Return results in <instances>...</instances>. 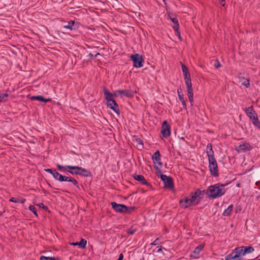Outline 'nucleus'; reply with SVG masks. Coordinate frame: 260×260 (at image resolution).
<instances>
[{
    "label": "nucleus",
    "mask_w": 260,
    "mask_h": 260,
    "mask_svg": "<svg viewBox=\"0 0 260 260\" xmlns=\"http://www.w3.org/2000/svg\"><path fill=\"white\" fill-rule=\"evenodd\" d=\"M209 169L211 175L214 177L218 176L219 173L217 164L209 165Z\"/></svg>",
    "instance_id": "obj_14"
},
{
    "label": "nucleus",
    "mask_w": 260,
    "mask_h": 260,
    "mask_svg": "<svg viewBox=\"0 0 260 260\" xmlns=\"http://www.w3.org/2000/svg\"><path fill=\"white\" fill-rule=\"evenodd\" d=\"M136 210V207L134 206L127 207V209L125 210V213H131L134 212Z\"/></svg>",
    "instance_id": "obj_35"
},
{
    "label": "nucleus",
    "mask_w": 260,
    "mask_h": 260,
    "mask_svg": "<svg viewBox=\"0 0 260 260\" xmlns=\"http://www.w3.org/2000/svg\"><path fill=\"white\" fill-rule=\"evenodd\" d=\"M57 167V169H58V170L60 172H68L69 173V171L70 170V168L69 167H74V166H69V165H67V166H62L60 164H57L56 165Z\"/></svg>",
    "instance_id": "obj_21"
},
{
    "label": "nucleus",
    "mask_w": 260,
    "mask_h": 260,
    "mask_svg": "<svg viewBox=\"0 0 260 260\" xmlns=\"http://www.w3.org/2000/svg\"><path fill=\"white\" fill-rule=\"evenodd\" d=\"M204 245H200L196 247L194 250L193 251V253L195 255H198L200 253V252L201 251V250L203 249Z\"/></svg>",
    "instance_id": "obj_29"
},
{
    "label": "nucleus",
    "mask_w": 260,
    "mask_h": 260,
    "mask_svg": "<svg viewBox=\"0 0 260 260\" xmlns=\"http://www.w3.org/2000/svg\"><path fill=\"white\" fill-rule=\"evenodd\" d=\"M226 184L217 183L209 186L205 191L206 196L209 198L217 199L225 194Z\"/></svg>",
    "instance_id": "obj_2"
},
{
    "label": "nucleus",
    "mask_w": 260,
    "mask_h": 260,
    "mask_svg": "<svg viewBox=\"0 0 260 260\" xmlns=\"http://www.w3.org/2000/svg\"><path fill=\"white\" fill-rule=\"evenodd\" d=\"M242 84L246 87H249L250 86L249 80H246V81L242 82Z\"/></svg>",
    "instance_id": "obj_40"
},
{
    "label": "nucleus",
    "mask_w": 260,
    "mask_h": 260,
    "mask_svg": "<svg viewBox=\"0 0 260 260\" xmlns=\"http://www.w3.org/2000/svg\"><path fill=\"white\" fill-rule=\"evenodd\" d=\"M179 34H180V32L178 31H176V35L177 36H179Z\"/></svg>",
    "instance_id": "obj_53"
},
{
    "label": "nucleus",
    "mask_w": 260,
    "mask_h": 260,
    "mask_svg": "<svg viewBox=\"0 0 260 260\" xmlns=\"http://www.w3.org/2000/svg\"><path fill=\"white\" fill-rule=\"evenodd\" d=\"M137 230L136 229L130 228L126 230V232L129 235H133L136 232Z\"/></svg>",
    "instance_id": "obj_38"
},
{
    "label": "nucleus",
    "mask_w": 260,
    "mask_h": 260,
    "mask_svg": "<svg viewBox=\"0 0 260 260\" xmlns=\"http://www.w3.org/2000/svg\"><path fill=\"white\" fill-rule=\"evenodd\" d=\"M30 99L32 101L37 100L40 102H48L51 101V99H45L42 95H38V96H31L30 97Z\"/></svg>",
    "instance_id": "obj_19"
},
{
    "label": "nucleus",
    "mask_w": 260,
    "mask_h": 260,
    "mask_svg": "<svg viewBox=\"0 0 260 260\" xmlns=\"http://www.w3.org/2000/svg\"><path fill=\"white\" fill-rule=\"evenodd\" d=\"M86 240L82 238L79 242H73L71 243L70 244L73 246H79L80 248L84 249L86 248Z\"/></svg>",
    "instance_id": "obj_18"
},
{
    "label": "nucleus",
    "mask_w": 260,
    "mask_h": 260,
    "mask_svg": "<svg viewBox=\"0 0 260 260\" xmlns=\"http://www.w3.org/2000/svg\"><path fill=\"white\" fill-rule=\"evenodd\" d=\"M206 153L207 156L214 155V151L212 149V145L211 143L208 144L206 148Z\"/></svg>",
    "instance_id": "obj_25"
},
{
    "label": "nucleus",
    "mask_w": 260,
    "mask_h": 260,
    "mask_svg": "<svg viewBox=\"0 0 260 260\" xmlns=\"http://www.w3.org/2000/svg\"><path fill=\"white\" fill-rule=\"evenodd\" d=\"M100 55V54L99 53H96L95 55H94V57H96L97 56Z\"/></svg>",
    "instance_id": "obj_56"
},
{
    "label": "nucleus",
    "mask_w": 260,
    "mask_h": 260,
    "mask_svg": "<svg viewBox=\"0 0 260 260\" xmlns=\"http://www.w3.org/2000/svg\"><path fill=\"white\" fill-rule=\"evenodd\" d=\"M73 172H76L77 171V170H73Z\"/></svg>",
    "instance_id": "obj_58"
},
{
    "label": "nucleus",
    "mask_w": 260,
    "mask_h": 260,
    "mask_svg": "<svg viewBox=\"0 0 260 260\" xmlns=\"http://www.w3.org/2000/svg\"><path fill=\"white\" fill-rule=\"evenodd\" d=\"M252 147L248 143H243L239 145L237 148V151L239 152H245L249 151L252 149Z\"/></svg>",
    "instance_id": "obj_9"
},
{
    "label": "nucleus",
    "mask_w": 260,
    "mask_h": 260,
    "mask_svg": "<svg viewBox=\"0 0 260 260\" xmlns=\"http://www.w3.org/2000/svg\"><path fill=\"white\" fill-rule=\"evenodd\" d=\"M218 1H219V3L220 4V5L222 6H224L225 5V0H218Z\"/></svg>",
    "instance_id": "obj_48"
},
{
    "label": "nucleus",
    "mask_w": 260,
    "mask_h": 260,
    "mask_svg": "<svg viewBox=\"0 0 260 260\" xmlns=\"http://www.w3.org/2000/svg\"><path fill=\"white\" fill-rule=\"evenodd\" d=\"M123 258V255L122 253H121L119 254V257L117 260H122Z\"/></svg>",
    "instance_id": "obj_51"
},
{
    "label": "nucleus",
    "mask_w": 260,
    "mask_h": 260,
    "mask_svg": "<svg viewBox=\"0 0 260 260\" xmlns=\"http://www.w3.org/2000/svg\"><path fill=\"white\" fill-rule=\"evenodd\" d=\"M29 210L31 211L32 212L34 213V214L36 216H38V213H37V210L36 207L33 205H30L29 207Z\"/></svg>",
    "instance_id": "obj_33"
},
{
    "label": "nucleus",
    "mask_w": 260,
    "mask_h": 260,
    "mask_svg": "<svg viewBox=\"0 0 260 260\" xmlns=\"http://www.w3.org/2000/svg\"><path fill=\"white\" fill-rule=\"evenodd\" d=\"M154 168H155L156 170V174L158 176L160 175V177L161 179V180L164 182L166 180V178L168 177V176L166 175H164L161 174V172L160 170V169L158 168V167L155 166Z\"/></svg>",
    "instance_id": "obj_22"
},
{
    "label": "nucleus",
    "mask_w": 260,
    "mask_h": 260,
    "mask_svg": "<svg viewBox=\"0 0 260 260\" xmlns=\"http://www.w3.org/2000/svg\"><path fill=\"white\" fill-rule=\"evenodd\" d=\"M103 91H104V94L105 95V100L107 101V102H109V101L110 102L111 101L114 100L113 97L115 96L114 94H113L112 93H111L109 91V90L107 88H106V87L104 88Z\"/></svg>",
    "instance_id": "obj_15"
},
{
    "label": "nucleus",
    "mask_w": 260,
    "mask_h": 260,
    "mask_svg": "<svg viewBox=\"0 0 260 260\" xmlns=\"http://www.w3.org/2000/svg\"><path fill=\"white\" fill-rule=\"evenodd\" d=\"M237 257H235V254L234 255V252H232L231 253L228 254L225 256V260H229L231 259L236 258Z\"/></svg>",
    "instance_id": "obj_36"
},
{
    "label": "nucleus",
    "mask_w": 260,
    "mask_h": 260,
    "mask_svg": "<svg viewBox=\"0 0 260 260\" xmlns=\"http://www.w3.org/2000/svg\"><path fill=\"white\" fill-rule=\"evenodd\" d=\"M190 256H191V257H193V258H196V255H193L192 254H191L190 255Z\"/></svg>",
    "instance_id": "obj_54"
},
{
    "label": "nucleus",
    "mask_w": 260,
    "mask_h": 260,
    "mask_svg": "<svg viewBox=\"0 0 260 260\" xmlns=\"http://www.w3.org/2000/svg\"><path fill=\"white\" fill-rule=\"evenodd\" d=\"M205 190H201L200 189H197L194 192H192L190 198H186L184 200H180L179 203L182 207L187 208L191 206L198 205L203 199Z\"/></svg>",
    "instance_id": "obj_1"
},
{
    "label": "nucleus",
    "mask_w": 260,
    "mask_h": 260,
    "mask_svg": "<svg viewBox=\"0 0 260 260\" xmlns=\"http://www.w3.org/2000/svg\"><path fill=\"white\" fill-rule=\"evenodd\" d=\"M243 246H241L239 247H237L235 249V257H237V258L241 256L245 255V252H244V248Z\"/></svg>",
    "instance_id": "obj_17"
},
{
    "label": "nucleus",
    "mask_w": 260,
    "mask_h": 260,
    "mask_svg": "<svg viewBox=\"0 0 260 260\" xmlns=\"http://www.w3.org/2000/svg\"><path fill=\"white\" fill-rule=\"evenodd\" d=\"M137 141L138 142L139 145H141L142 147H143V143L142 141L140 139H137Z\"/></svg>",
    "instance_id": "obj_49"
},
{
    "label": "nucleus",
    "mask_w": 260,
    "mask_h": 260,
    "mask_svg": "<svg viewBox=\"0 0 260 260\" xmlns=\"http://www.w3.org/2000/svg\"><path fill=\"white\" fill-rule=\"evenodd\" d=\"M111 206L115 212L120 213H125V210L127 209V206L123 204H117L116 202H111Z\"/></svg>",
    "instance_id": "obj_6"
},
{
    "label": "nucleus",
    "mask_w": 260,
    "mask_h": 260,
    "mask_svg": "<svg viewBox=\"0 0 260 260\" xmlns=\"http://www.w3.org/2000/svg\"><path fill=\"white\" fill-rule=\"evenodd\" d=\"M243 247L244 252H245V255L248 253H251L254 250V249L252 246H243Z\"/></svg>",
    "instance_id": "obj_27"
},
{
    "label": "nucleus",
    "mask_w": 260,
    "mask_h": 260,
    "mask_svg": "<svg viewBox=\"0 0 260 260\" xmlns=\"http://www.w3.org/2000/svg\"><path fill=\"white\" fill-rule=\"evenodd\" d=\"M170 18L171 20L172 21V22L174 24H176L177 22H178V20H177V19L176 18H175V17H171L170 16Z\"/></svg>",
    "instance_id": "obj_43"
},
{
    "label": "nucleus",
    "mask_w": 260,
    "mask_h": 260,
    "mask_svg": "<svg viewBox=\"0 0 260 260\" xmlns=\"http://www.w3.org/2000/svg\"><path fill=\"white\" fill-rule=\"evenodd\" d=\"M26 201V199L19 197L18 198H15L14 197L11 198L10 199V202H13V203H20L21 204H24Z\"/></svg>",
    "instance_id": "obj_24"
},
{
    "label": "nucleus",
    "mask_w": 260,
    "mask_h": 260,
    "mask_svg": "<svg viewBox=\"0 0 260 260\" xmlns=\"http://www.w3.org/2000/svg\"><path fill=\"white\" fill-rule=\"evenodd\" d=\"M40 260H59V258L58 257H47L42 255L40 258Z\"/></svg>",
    "instance_id": "obj_32"
},
{
    "label": "nucleus",
    "mask_w": 260,
    "mask_h": 260,
    "mask_svg": "<svg viewBox=\"0 0 260 260\" xmlns=\"http://www.w3.org/2000/svg\"><path fill=\"white\" fill-rule=\"evenodd\" d=\"M233 209V205L229 206L224 211H223L222 215L224 216H229L231 215V213Z\"/></svg>",
    "instance_id": "obj_23"
},
{
    "label": "nucleus",
    "mask_w": 260,
    "mask_h": 260,
    "mask_svg": "<svg viewBox=\"0 0 260 260\" xmlns=\"http://www.w3.org/2000/svg\"><path fill=\"white\" fill-rule=\"evenodd\" d=\"M70 170L69 173L72 175H79L84 177H90L91 176V172L81 167L74 166V167H69Z\"/></svg>",
    "instance_id": "obj_3"
},
{
    "label": "nucleus",
    "mask_w": 260,
    "mask_h": 260,
    "mask_svg": "<svg viewBox=\"0 0 260 260\" xmlns=\"http://www.w3.org/2000/svg\"><path fill=\"white\" fill-rule=\"evenodd\" d=\"M183 76H184V80H186V79H189V78H190V75L189 73H185V74H183Z\"/></svg>",
    "instance_id": "obj_44"
},
{
    "label": "nucleus",
    "mask_w": 260,
    "mask_h": 260,
    "mask_svg": "<svg viewBox=\"0 0 260 260\" xmlns=\"http://www.w3.org/2000/svg\"><path fill=\"white\" fill-rule=\"evenodd\" d=\"M134 178L137 181H140L143 185L149 186L150 184L145 180L144 176L141 175H135L134 176Z\"/></svg>",
    "instance_id": "obj_16"
},
{
    "label": "nucleus",
    "mask_w": 260,
    "mask_h": 260,
    "mask_svg": "<svg viewBox=\"0 0 260 260\" xmlns=\"http://www.w3.org/2000/svg\"><path fill=\"white\" fill-rule=\"evenodd\" d=\"M208 161H209V165L212 164H217L216 160L214 157V155L208 156Z\"/></svg>",
    "instance_id": "obj_28"
},
{
    "label": "nucleus",
    "mask_w": 260,
    "mask_h": 260,
    "mask_svg": "<svg viewBox=\"0 0 260 260\" xmlns=\"http://www.w3.org/2000/svg\"><path fill=\"white\" fill-rule=\"evenodd\" d=\"M107 107L113 110L115 112L118 114L119 113V109L118 105L115 100L107 102Z\"/></svg>",
    "instance_id": "obj_12"
},
{
    "label": "nucleus",
    "mask_w": 260,
    "mask_h": 260,
    "mask_svg": "<svg viewBox=\"0 0 260 260\" xmlns=\"http://www.w3.org/2000/svg\"><path fill=\"white\" fill-rule=\"evenodd\" d=\"M178 37L180 40H181V37L180 34H179V36H178Z\"/></svg>",
    "instance_id": "obj_55"
},
{
    "label": "nucleus",
    "mask_w": 260,
    "mask_h": 260,
    "mask_svg": "<svg viewBox=\"0 0 260 260\" xmlns=\"http://www.w3.org/2000/svg\"><path fill=\"white\" fill-rule=\"evenodd\" d=\"M88 56H90V57H92L93 56V55L90 53L89 54H88Z\"/></svg>",
    "instance_id": "obj_57"
},
{
    "label": "nucleus",
    "mask_w": 260,
    "mask_h": 260,
    "mask_svg": "<svg viewBox=\"0 0 260 260\" xmlns=\"http://www.w3.org/2000/svg\"><path fill=\"white\" fill-rule=\"evenodd\" d=\"M134 94L133 91L131 90H118L115 91L114 93L115 96L124 95L126 97H132Z\"/></svg>",
    "instance_id": "obj_8"
},
{
    "label": "nucleus",
    "mask_w": 260,
    "mask_h": 260,
    "mask_svg": "<svg viewBox=\"0 0 260 260\" xmlns=\"http://www.w3.org/2000/svg\"><path fill=\"white\" fill-rule=\"evenodd\" d=\"M179 28V25L178 22H177L176 24H174V29L175 30V31H178Z\"/></svg>",
    "instance_id": "obj_46"
},
{
    "label": "nucleus",
    "mask_w": 260,
    "mask_h": 260,
    "mask_svg": "<svg viewBox=\"0 0 260 260\" xmlns=\"http://www.w3.org/2000/svg\"><path fill=\"white\" fill-rule=\"evenodd\" d=\"M62 178H60V179L59 180L60 182H63V181L70 182H71L75 186L79 187V185H78V183L77 181L75 178H73L72 177H71L70 176H66L62 175Z\"/></svg>",
    "instance_id": "obj_10"
},
{
    "label": "nucleus",
    "mask_w": 260,
    "mask_h": 260,
    "mask_svg": "<svg viewBox=\"0 0 260 260\" xmlns=\"http://www.w3.org/2000/svg\"><path fill=\"white\" fill-rule=\"evenodd\" d=\"M39 206L42 208H47V207L44 205L43 203H40L39 205Z\"/></svg>",
    "instance_id": "obj_50"
},
{
    "label": "nucleus",
    "mask_w": 260,
    "mask_h": 260,
    "mask_svg": "<svg viewBox=\"0 0 260 260\" xmlns=\"http://www.w3.org/2000/svg\"><path fill=\"white\" fill-rule=\"evenodd\" d=\"M156 248L157 249V252H159L161 251V246H157Z\"/></svg>",
    "instance_id": "obj_52"
},
{
    "label": "nucleus",
    "mask_w": 260,
    "mask_h": 260,
    "mask_svg": "<svg viewBox=\"0 0 260 260\" xmlns=\"http://www.w3.org/2000/svg\"><path fill=\"white\" fill-rule=\"evenodd\" d=\"M160 243V240L159 239V238H157L155 240V241H154L151 244V245H156L157 244H159Z\"/></svg>",
    "instance_id": "obj_42"
},
{
    "label": "nucleus",
    "mask_w": 260,
    "mask_h": 260,
    "mask_svg": "<svg viewBox=\"0 0 260 260\" xmlns=\"http://www.w3.org/2000/svg\"><path fill=\"white\" fill-rule=\"evenodd\" d=\"M257 260H260V258L258 259Z\"/></svg>",
    "instance_id": "obj_59"
},
{
    "label": "nucleus",
    "mask_w": 260,
    "mask_h": 260,
    "mask_svg": "<svg viewBox=\"0 0 260 260\" xmlns=\"http://www.w3.org/2000/svg\"><path fill=\"white\" fill-rule=\"evenodd\" d=\"M8 93H4L0 95V102H4L6 101V98L8 96Z\"/></svg>",
    "instance_id": "obj_34"
},
{
    "label": "nucleus",
    "mask_w": 260,
    "mask_h": 260,
    "mask_svg": "<svg viewBox=\"0 0 260 260\" xmlns=\"http://www.w3.org/2000/svg\"><path fill=\"white\" fill-rule=\"evenodd\" d=\"M185 81V83L186 85V88L187 91V94L188 96L189 101L190 103L191 106L193 105V89L192 88V84L191 78L187 79Z\"/></svg>",
    "instance_id": "obj_5"
},
{
    "label": "nucleus",
    "mask_w": 260,
    "mask_h": 260,
    "mask_svg": "<svg viewBox=\"0 0 260 260\" xmlns=\"http://www.w3.org/2000/svg\"><path fill=\"white\" fill-rule=\"evenodd\" d=\"M245 112L250 120L252 119L253 117H256L257 116V113L254 110L252 106L245 108Z\"/></svg>",
    "instance_id": "obj_11"
},
{
    "label": "nucleus",
    "mask_w": 260,
    "mask_h": 260,
    "mask_svg": "<svg viewBox=\"0 0 260 260\" xmlns=\"http://www.w3.org/2000/svg\"><path fill=\"white\" fill-rule=\"evenodd\" d=\"M163 1L164 2V1H165V0H163Z\"/></svg>",
    "instance_id": "obj_60"
},
{
    "label": "nucleus",
    "mask_w": 260,
    "mask_h": 260,
    "mask_svg": "<svg viewBox=\"0 0 260 260\" xmlns=\"http://www.w3.org/2000/svg\"><path fill=\"white\" fill-rule=\"evenodd\" d=\"M131 60L133 62L135 68H139L143 67V58L139 54L136 53L130 56Z\"/></svg>",
    "instance_id": "obj_4"
},
{
    "label": "nucleus",
    "mask_w": 260,
    "mask_h": 260,
    "mask_svg": "<svg viewBox=\"0 0 260 260\" xmlns=\"http://www.w3.org/2000/svg\"><path fill=\"white\" fill-rule=\"evenodd\" d=\"M74 23L75 22H74V21L71 20V21L68 22L67 24L64 25L63 26V27L64 28H67V29H70V30H72L73 29V26L74 25Z\"/></svg>",
    "instance_id": "obj_31"
},
{
    "label": "nucleus",
    "mask_w": 260,
    "mask_h": 260,
    "mask_svg": "<svg viewBox=\"0 0 260 260\" xmlns=\"http://www.w3.org/2000/svg\"><path fill=\"white\" fill-rule=\"evenodd\" d=\"M182 71L183 72V74L185 73H188V68L183 63L181 64Z\"/></svg>",
    "instance_id": "obj_39"
},
{
    "label": "nucleus",
    "mask_w": 260,
    "mask_h": 260,
    "mask_svg": "<svg viewBox=\"0 0 260 260\" xmlns=\"http://www.w3.org/2000/svg\"><path fill=\"white\" fill-rule=\"evenodd\" d=\"M251 120L252 124L257 128L260 129V121L258 119L257 116L256 117H253V118Z\"/></svg>",
    "instance_id": "obj_26"
},
{
    "label": "nucleus",
    "mask_w": 260,
    "mask_h": 260,
    "mask_svg": "<svg viewBox=\"0 0 260 260\" xmlns=\"http://www.w3.org/2000/svg\"><path fill=\"white\" fill-rule=\"evenodd\" d=\"M161 134L163 137L167 138L170 135V126L167 121H164L161 125Z\"/></svg>",
    "instance_id": "obj_7"
},
{
    "label": "nucleus",
    "mask_w": 260,
    "mask_h": 260,
    "mask_svg": "<svg viewBox=\"0 0 260 260\" xmlns=\"http://www.w3.org/2000/svg\"><path fill=\"white\" fill-rule=\"evenodd\" d=\"M166 180L164 182L165 187L170 189L172 188L174 186L172 179L170 177L168 176Z\"/></svg>",
    "instance_id": "obj_20"
},
{
    "label": "nucleus",
    "mask_w": 260,
    "mask_h": 260,
    "mask_svg": "<svg viewBox=\"0 0 260 260\" xmlns=\"http://www.w3.org/2000/svg\"><path fill=\"white\" fill-rule=\"evenodd\" d=\"M52 176L55 180L58 181H59L60 178H62V175L57 172L56 170L54 171Z\"/></svg>",
    "instance_id": "obj_30"
},
{
    "label": "nucleus",
    "mask_w": 260,
    "mask_h": 260,
    "mask_svg": "<svg viewBox=\"0 0 260 260\" xmlns=\"http://www.w3.org/2000/svg\"><path fill=\"white\" fill-rule=\"evenodd\" d=\"M180 101L182 103V105L183 106V108L185 109H187L186 104V103H185V101L184 99L183 100V101Z\"/></svg>",
    "instance_id": "obj_47"
},
{
    "label": "nucleus",
    "mask_w": 260,
    "mask_h": 260,
    "mask_svg": "<svg viewBox=\"0 0 260 260\" xmlns=\"http://www.w3.org/2000/svg\"><path fill=\"white\" fill-rule=\"evenodd\" d=\"M152 159L154 164L157 163L160 167H162V164L160 161V154L158 150L156 151L152 155Z\"/></svg>",
    "instance_id": "obj_13"
},
{
    "label": "nucleus",
    "mask_w": 260,
    "mask_h": 260,
    "mask_svg": "<svg viewBox=\"0 0 260 260\" xmlns=\"http://www.w3.org/2000/svg\"><path fill=\"white\" fill-rule=\"evenodd\" d=\"M214 66L215 68L218 69L220 67V63L218 60H216L214 64Z\"/></svg>",
    "instance_id": "obj_41"
},
{
    "label": "nucleus",
    "mask_w": 260,
    "mask_h": 260,
    "mask_svg": "<svg viewBox=\"0 0 260 260\" xmlns=\"http://www.w3.org/2000/svg\"><path fill=\"white\" fill-rule=\"evenodd\" d=\"M55 170V169H45V171L47 172H48L50 173L52 175L53 173H54V171Z\"/></svg>",
    "instance_id": "obj_45"
},
{
    "label": "nucleus",
    "mask_w": 260,
    "mask_h": 260,
    "mask_svg": "<svg viewBox=\"0 0 260 260\" xmlns=\"http://www.w3.org/2000/svg\"><path fill=\"white\" fill-rule=\"evenodd\" d=\"M177 93H178V98H179V100L180 101H183V100H184L183 94L181 92V89H177Z\"/></svg>",
    "instance_id": "obj_37"
}]
</instances>
